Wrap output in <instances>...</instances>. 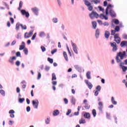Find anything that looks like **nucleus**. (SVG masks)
<instances>
[{"instance_id":"obj_1","label":"nucleus","mask_w":127,"mask_h":127,"mask_svg":"<svg viewBox=\"0 0 127 127\" xmlns=\"http://www.w3.org/2000/svg\"><path fill=\"white\" fill-rule=\"evenodd\" d=\"M127 56V54L126 51H124L123 53L122 52H119L117 54V56L116 57V61L117 63H120L121 62V60H123Z\"/></svg>"},{"instance_id":"obj_2","label":"nucleus","mask_w":127,"mask_h":127,"mask_svg":"<svg viewBox=\"0 0 127 127\" xmlns=\"http://www.w3.org/2000/svg\"><path fill=\"white\" fill-rule=\"evenodd\" d=\"M84 2V4L88 7V9L89 11H92L93 9V6L92 3L89 2L87 0H83Z\"/></svg>"},{"instance_id":"obj_3","label":"nucleus","mask_w":127,"mask_h":127,"mask_svg":"<svg viewBox=\"0 0 127 127\" xmlns=\"http://www.w3.org/2000/svg\"><path fill=\"white\" fill-rule=\"evenodd\" d=\"M114 37V41H115L117 43V44H120L121 41V38L120 37V34H115Z\"/></svg>"},{"instance_id":"obj_4","label":"nucleus","mask_w":127,"mask_h":127,"mask_svg":"<svg viewBox=\"0 0 127 127\" xmlns=\"http://www.w3.org/2000/svg\"><path fill=\"white\" fill-rule=\"evenodd\" d=\"M89 16L91 19H94V18H98L100 17V15L97 13V12L92 11L89 14Z\"/></svg>"},{"instance_id":"obj_5","label":"nucleus","mask_w":127,"mask_h":127,"mask_svg":"<svg viewBox=\"0 0 127 127\" xmlns=\"http://www.w3.org/2000/svg\"><path fill=\"white\" fill-rule=\"evenodd\" d=\"M110 45L111 47L113 48L112 51L114 52H115L117 50H118L117 45L116 42H114L113 43H111Z\"/></svg>"},{"instance_id":"obj_6","label":"nucleus","mask_w":127,"mask_h":127,"mask_svg":"<svg viewBox=\"0 0 127 127\" xmlns=\"http://www.w3.org/2000/svg\"><path fill=\"white\" fill-rule=\"evenodd\" d=\"M39 102L38 100L36 101L35 100L32 101V105L35 109H38Z\"/></svg>"},{"instance_id":"obj_7","label":"nucleus","mask_w":127,"mask_h":127,"mask_svg":"<svg viewBox=\"0 0 127 127\" xmlns=\"http://www.w3.org/2000/svg\"><path fill=\"white\" fill-rule=\"evenodd\" d=\"M21 13L22 15H25V16L27 18H28L29 17L30 14H29V12L26 11L25 10H24V9L21 10Z\"/></svg>"},{"instance_id":"obj_8","label":"nucleus","mask_w":127,"mask_h":127,"mask_svg":"<svg viewBox=\"0 0 127 127\" xmlns=\"http://www.w3.org/2000/svg\"><path fill=\"white\" fill-rule=\"evenodd\" d=\"M98 109L100 112H102L104 108L103 103L102 102H99L98 103Z\"/></svg>"},{"instance_id":"obj_9","label":"nucleus","mask_w":127,"mask_h":127,"mask_svg":"<svg viewBox=\"0 0 127 127\" xmlns=\"http://www.w3.org/2000/svg\"><path fill=\"white\" fill-rule=\"evenodd\" d=\"M33 35V32L30 31L29 33L26 32L24 34V37L25 38H29Z\"/></svg>"},{"instance_id":"obj_10","label":"nucleus","mask_w":127,"mask_h":127,"mask_svg":"<svg viewBox=\"0 0 127 127\" xmlns=\"http://www.w3.org/2000/svg\"><path fill=\"white\" fill-rule=\"evenodd\" d=\"M71 44H72V47H73V50L74 52L76 54H78V51H77V46H76V44L71 43Z\"/></svg>"},{"instance_id":"obj_11","label":"nucleus","mask_w":127,"mask_h":127,"mask_svg":"<svg viewBox=\"0 0 127 127\" xmlns=\"http://www.w3.org/2000/svg\"><path fill=\"white\" fill-rule=\"evenodd\" d=\"M110 35H111L110 32H109L108 31H105V34H104V36L106 39H109Z\"/></svg>"},{"instance_id":"obj_12","label":"nucleus","mask_w":127,"mask_h":127,"mask_svg":"<svg viewBox=\"0 0 127 127\" xmlns=\"http://www.w3.org/2000/svg\"><path fill=\"white\" fill-rule=\"evenodd\" d=\"M85 83L87 84L88 88L89 89H91L93 88V85L91 82H89L88 80H85Z\"/></svg>"},{"instance_id":"obj_13","label":"nucleus","mask_w":127,"mask_h":127,"mask_svg":"<svg viewBox=\"0 0 127 127\" xmlns=\"http://www.w3.org/2000/svg\"><path fill=\"white\" fill-rule=\"evenodd\" d=\"M109 13L112 17L114 18L116 17V14L113 10L110 9L109 11Z\"/></svg>"},{"instance_id":"obj_14","label":"nucleus","mask_w":127,"mask_h":127,"mask_svg":"<svg viewBox=\"0 0 127 127\" xmlns=\"http://www.w3.org/2000/svg\"><path fill=\"white\" fill-rule=\"evenodd\" d=\"M16 60V57H10V59L8 60V62L12 64H14L13 61H15Z\"/></svg>"},{"instance_id":"obj_15","label":"nucleus","mask_w":127,"mask_h":127,"mask_svg":"<svg viewBox=\"0 0 127 127\" xmlns=\"http://www.w3.org/2000/svg\"><path fill=\"white\" fill-rule=\"evenodd\" d=\"M9 114H10V117L11 118H14V115L15 111L13 110H10L9 111Z\"/></svg>"},{"instance_id":"obj_16","label":"nucleus","mask_w":127,"mask_h":127,"mask_svg":"<svg viewBox=\"0 0 127 127\" xmlns=\"http://www.w3.org/2000/svg\"><path fill=\"white\" fill-rule=\"evenodd\" d=\"M31 10L34 13H35L36 15L38 14V11H39V9L38 8L35 7L33 8H31Z\"/></svg>"},{"instance_id":"obj_17","label":"nucleus","mask_w":127,"mask_h":127,"mask_svg":"<svg viewBox=\"0 0 127 127\" xmlns=\"http://www.w3.org/2000/svg\"><path fill=\"white\" fill-rule=\"evenodd\" d=\"M113 7L112 5L109 4L107 6V7L106 9V14L108 15L109 14V9Z\"/></svg>"},{"instance_id":"obj_18","label":"nucleus","mask_w":127,"mask_h":127,"mask_svg":"<svg viewBox=\"0 0 127 127\" xmlns=\"http://www.w3.org/2000/svg\"><path fill=\"white\" fill-rule=\"evenodd\" d=\"M63 56L66 62L68 61V55L66 52H63Z\"/></svg>"},{"instance_id":"obj_19","label":"nucleus","mask_w":127,"mask_h":127,"mask_svg":"<svg viewBox=\"0 0 127 127\" xmlns=\"http://www.w3.org/2000/svg\"><path fill=\"white\" fill-rule=\"evenodd\" d=\"M99 16H100V18L102 19H105L106 20L108 19V17L104 15V14L103 13L100 14Z\"/></svg>"},{"instance_id":"obj_20","label":"nucleus","mask_w":127,"mask_h":127,"mask_svg":"<svg viewBox=\"0 0 127 127\" xmlns=\"http://www.w3.org/2000/svg\"><path fill=\"white\" fill-rule=\"evenodd\" d=\"M84 117L85 118V119H90V117H91V115L90 114V113H86L84 114Z\"/></svg>"},{"instance_id":"obj_21","label":"nucleus","mask_w":127,"mask_h":127,"mask_svg":"<svg viewBox=\"0 0 127 127\" xmlns=\"http://www.w3.org/2000/svg\"><path fill=\"white\" fill-rule=\"evenodd\" d=\"M60 114V111L58 110H56L54 111L53 113V115L54 116H57Z\"/></svg>"},{"instance_id":"obj_22","label":"nucleus","mask_w":127,"mask_h":127,"mask_svg":"<svg viewBox=\"0 0 127 127\" xmlns=\"http://www.w3.org/2000/svg\"><path fill=\"white\" fill-rule=\"evenodd\" d=\"M111 102L114 105H117V102L115 101V98L114 97H112L111 98Z\"/></svg>"},{"instance_id":"obj_23","label":"nucleus","mask_w":127,"mask_h":127,"mask_svg":"<svg viewBox=\"0 0 127 127\" xmlns=\"http://www.w3.org/2000/svg\"><path fill=\"white\" fill-rule=\"evenodd\" d=\"M127 45V41H123L121 43V47H124V46H126Z\"/></svg>"},{"instance_id":"obj_24","label":"nucleus","mask_w":127,"mask_h":127,"mask_svg":"<svg viewBox=\"0 0 127 127\" xmlns=\"http://www.w3.org/2000/svg\"><path fill=\"white\" fill-rule=\"evenodd\" d=\"M86 124V121L85 120L84 118H81L80 120H79V124Z\"/></svg>"},{"instance_id":"obj_25","label":"nucleus","mask_w":127,"mask_h":127,"mask_svg":"<svg viewBox=\"0 0 127 127\" xmlns=\"http://www.w3.org/2000/svg\"><path fill=\"white\" fill-rule=\"evenodd\" d=\"M86 77L88 79H91V72L90 71H88L86 73Z\"/></svg>"},{"instance_id":"obj_26","label":"nucleus","mask_w":127,"mask_h":127,"mask_svg":"<svg viewBox=\"0 0 127 127\" xmlns=\"http://www.w3.org/2000/svg\"><path fill=\"white\" fill-rule=\"evenodd\" d=\"M92 24L94 29H96V27L97 25V22L96 21L92 22Z\"/></svg>"},{"instance_id":"obj_27","label":"nucleus","mask_w":127,"mask_h":127,"mask_svg":"<svg viewBox=\"0 0 127 127\" xmlns=\"http://www.w3.org/2000/svg\"><path fill=\"white\" fill-rule=\"evenodd\" d=\"M99 35H100L99 30L98 29H97L96 30V33H95V36H96V38H98Z\"/></svg>"},{"instance_id":"obj_28","label":"nucleus","mask_w":127,"mask_h":127,"mask_svg":"<svg viewBox=\"0 0 127 127\" xmlns=\"http://www.w3.org/2000/svg\"><path fill=\"white\" fill-rule=\"evenodd\" d=\"M92 113L94 117H96L97 116V112L95 109H93L92 111Z\"/></svg>"},{"instance_id":"obj_29","label":"nucleus","mask_w":127,"mask_h":127,"mask_svg":"<svg viewBox=\"0 0 127 127\" xmlns=\"http://www.w3.org/2000/svg\"><path fill=\"white\" fill-rule=\"evenodd\" d=\"M52 81L57 80V77H56V75L55 73H52Z\"/></svg>"},{"instance_id":"obj_30","label":"nucleus","mask_w":127,"mask_h":127,"mask_svg":"<svg viewBox=\"0 0 127 127\" xmlns=\"http://www.w3.org/2000/svg\"><path fill=\"white\" fill-rule=\"evenodd\" d=\"M20 26H21V24L20 23H17L16 24V30H19Z\"/></svg>"},{"instance_id":"obj_31","label":"nucleus","mask_w":127,"mask_h":127,"mask_svg":"<svg viewBox=\"0 0 127 127\" xmlns=\"http://www.w3.org/2000/svg\"><path fill=\"white\" fill-rule=\"evenodd\" d=\"M39 36H40V37H44V36H46V34H45V32H41L39 33Z\"/></svg>"},{"instance_id":"obj_32","label":"nucleus","mask_w":127,"mask_h":127,"mask_svg":"<svg viewBox=\"0 0 127 127\" xmlns=\"http://www.w3.org/2000/svg\"><path fill=\"white\" fill-rule=\"evenodd\" d=\"M85 106H84V108L85 109H87V110H89V109H90V106L88 104H87V103H85Z\"/></svg>"},{"instance_id":"obj_33","label":"nucleus","mask_w":127,"mask_h":127,"mask_svg":"<svg viewBox=\"0 0 127 127\" xmlns=\"http://www.w3.org/2000/svg\"><path fill=\"white\" fill-rule=\"evenodd\" d=\"M23 52L25 54V55H27L28 54V50L27 48H24L23 49Z\"/></svg>"},{"instance_id":"obj_34","label":"nucleus","mask_w":127,"mask_h":127,"mask_svg":"<svg viewBox=\"0 0 127 127\" xmlns=\"http://www.w3.org/2000/svg\"><path fill=\"white\" fill-rule=\"evenodd\" d=\"M48 61L51 64H53V59H51L50 58H48V59H47Z\"/></svg>"},{"instance_id":"obj_35","label":"nucleus","mask_w":127,"mask_h":127,"mask_svg":"<svg viewBox=\"0 0 127 127\" xmlns=\"http://www.w3.org/2000/svg\"><path fill=\"white\" fill-rule=\"evenodd\" d=\"M66 48H67V51H68V54H69V56H70V57H72V54H71V52H70V50H69V47H68V46H67V47H66Z\"/></svg>"},{"instance_id":"obj_36","label":"nucleus","mask_w":127,"mask_h":127,"mask_svg":"<svg viewBox=\"0 0 127 127\" xmlns=\"http://www.w3.org/2000/svg\"><path fill=\"white\" fill-rule=\"evenodd\" d=\"M115 30L116 32H119V31H120V26H116Z\"/></svg>"},{"instance_id":"obj_37","label":"nucleus","mask_w":127,"mask_h":127,"mask_svg":"<svg viewBox=\"0 0 127 127\" xmlns=\"http://www.w3.org/2000/svg\"><path fill=\"white\" fill-rule=\"evenodd\" d=\"M20 26L22 29H23L24 30H26V29H27V26L26 25L23 26L22 24H20Z\"/></svg>"},{"instance_id":"obj_38","label":"nucleus","mask_w":127,"mask_h":127,"mask_svg":"<svg viewBox=\"0 0 127 127\" xmlns=\"http://www.w3.org/2000/svg\"><path fill=\"white\" fill-rule=\"evenodd\" d=\"M0 94L2 95L3 96H5V92L3 90H0Z\"/></svg>"},{"instance_id":"obj_39","label":"nucleus","mask_w":127,"mask_h":127,"mask_svg":"<svg viewBox=\"0 0 127 127\" xmlns=\"http://www.w3.org/2000/svg\"><path fill=\"white\" fill-rule=\"evenodd\" d=\"M16 57L21 58V54L20 52H17L16 53Z\"/></svg>"},{"instance_id":"obj_40","label":"nucleus","mask_w":127,"mask_h":127,"mask_svg":"<svg viewBox=\"0 0 127 127\" xmlns=\"http://www.w3.org/2000/svg\"><path fill=\"white\" fill-rule=\"evenodd\" d=\"M75 102H76V100L74 98H72L71 99V103L73 105H75Z\"/></svg>"},{"instance_id":"obj_41","label":"nucleus","mask_w":127,"mask_h":127,"mask_svg":"<svg viewBox=\"0 0 127 127\" xmlns=\"http://www.w3.org/2000/svg\"><path fill=\"white\" fill-rule=\"evenodd\" d=\"M22 5H23V2L22 1H20L19 2V5L18 9H20L22 8Z\"/></svg>"},{"instance_id":"obj_42","label":"nucleus","mask_w":127,"mask_h":127,"mask_svg":"<svg viewBox=\"0 0 127 127\" xmlns=\"http://www.w3.org/2000/svg\"><path fill=\"white\" fill-rule=\"evenodd\" d=\"M36 35H37V33H35L32 36V38H31V40H34V39H35L36 37Z\"/></svg>"},{"instance_id":"obj_43","label":"nucleus","mask_w":127,"mask_h":127,"mask_svg":"<svg viewBox=\"0 0 127 127\" xmlns=\"http://www.w3.org/2000/svg\"><path fill=\"white\" fill-rule=\"evenodd\" d=\"M71 112H72V111H71V109L68 110L67 112L66 113V116H69L71 114Z\"/></svg>"},{"instance_id":"obj_44","label":"nucleus","mask_w":127,"mask_h":127,"mask_svg":"<svg viewBox=\"0 0 127 127\" xmlns=\"http://www.w3.org/2000/svg\"><path fill=\"white\" fill-rule=\"evenodd\" d=\"M122 68L123 69V72H126L127 70V66H122Z\"/></svg>"},{"instance_id":"obj_45","label":"nucleus","mask_w":127,"mask_h":127,"mask_svg":"<svg viewBox=\"0 0 127 127\" xmlns=\"http://www.w3.org/2000/svg\"><path fill=\"white\" fill-rule=\"evenodd\" d=\"M25 99L24 98H19V102L20 103H22L24 101Z\"/></svg>"},{"instance_id":"obj_46","label":"nucleus","mask_w":127,"mask_h":127,"mask_svg":"<svg viewBox=\"0 0 127 127\" xmlns=\"http://www.w3.org/2000/svg\"><path fill=\"white\" fill-rule=\"evenodd\" d=\"M41 49L42 52H45V51H46V49L44 46H41Z\"/></svg>"},{"instance_id":"obj_47","label":"nucleus","mask_w":127,"mask_h":127,"mask_svg":"<svg viewBox=\"0 0 127 127\" xmlns=\"http://www.w3.org/2000/svg\"><path fill=\"white\" fill-rule=\"evenodd\" d=\"M116 32H117L115 30H111V35H116Z\"/></svg>"},{"instance_id":"obj_48","label":"nucleus","mask_w":127,"mask_h":127,"mask_svg":"<svg viewBox=\"0 0 127 127\" xmlns=\"http://www.w3.org/2000/svg\"><path fill=\"white\" fill-rule=\"evenodd\" d=\"M96 90L98 91H100L101 90V86H100V85L97 86V87H96Z\"/></svg>"},{"instance_id":"obj_49","label":"nucleus","mask_w":127,"mask_h":127,"mask_svg":"<svg viewBox=\"0 0 127 127\" xmlns=\"http://www.w3.org/2000/svg\"><path fill=\"white\" fill-rule=\"evenodd\" d=\"M64 101L65 103V105H67L68 104V99H66V98H64Z\"/></svg>"},{"instance_id":"obj_50","label":"nucleus","mask_w":127,"mask_h":127,"mask_svg":"<svg viewBox=\"0 0 127 127\" xmlns=\"http://www.w3.org/2000/svg\"><path fill=\"white\" fill-rule=\"evenodd\" d=\"M20 64V62L19 61H17L15 62V65L17 66H19Z\"/></svg>"},{"instance_id":"obj_51","label":"nucleus","mask_w":127,"mask_h":127,"mask_svg":"<svg viewBox=\"0 0 127 127\" xmlns=\"http://www.w3.org/2000/svg\"><path fill=\"white\" fill-rule=\"evenodd\" d=\"M25 47H24V46H22V45H20L19 46V50H23V49H24Z\"/></svg>"},{"instance_id":"obj_52","label":"nucleus","mask_w":127,"mask_h":127,"mask_svg":"<svg viewBox=\"0 0 127 127\" xmlns=\"http://www.w3.org/2000/svg\"><path fill=\"white\" fill-rule=\"evenodd\" d=\"M57 49H54L53 51H51V54L53 55L55 53H56V52H57Z\"/></svg>"},{"instance_id":"obj_53","label":"nucleus","mask_w":127,"mask_h":127,"mask_svg":"<svg viewBox=\"0 0 127 127\" xmlns=\"http://www.w3.org/2000/svg\"><path fill=\"white\" fill-rule=\"evenodd\" d=\"M114 23H115V24H116V25L119 24V23H120V21H119L118 19H116V20L114 21Z\"/></svg>"},{"instance_id":"obj_54","label":"nucleus","mask_w":127,"mask_h":127,"mask_svg":"<svg viewBox=\"0 0 127 127\" xmlns=\"http://www.w3.org/2000/svg\"><path fill=\"white\" fill-rule=\"evenodd\" d=\"M41 78V74L40 72H38L37 79L39 80Z\"/></svg>"},{"instance_id":"obj_55","label":"nucleus","mask_w":127,"mask_h":127,"mask_svg":"<svg viewBox=\"0 0 127 127\" xmlns=\"http://www.w3.org/2000/svg\"><path fill=\"white\" fill-rule=\"evenodd\" d=\"M103 24L104 26H109V23L108 22H105Z\"/></svg>"},{"instance_id":"obj_56","label":"nucleus","mask_w":127,"mask_h":127,"mask_svg":"<svg viewBox=\"0 0 127 127\" xmlns=\"http://www.w3.org/2000/svg\"><path fill=\"white\" fill-rule=\"evenodd\" d=\"M45 123L46 125H48L50 123V119L49 118H47V120L45 121Z\"/></svg>"},{"instance_id":"obj_57","label":"nucleus","mask_w":127,"mask_h":127,"mask_svg":"<svg viewBox=\"0 0 127 127\" xmlns=\"http://www.w3.org/2000/svg\"><path fill=\"white\" fill-rule=\"evenodd\" d=\"M53 22H54V23H57V22H58V19L57 18H54L53 19Z\"/></svg>"},{"instance_id":"obj_58","label":"nucleus","mask_w":127,"mask_h":127,"mask_svg":"<svg viewBox=\"0 0 127 127\" xmlns=\"http://www.w3.org/2000/svg\"><path fill=\"white\" fill-rule=\"evenodd\" d=\"M97 22H98L99 24H100L101 25H102L103 24V23L102 20H97Z\"/></svg>"},{"instance_id":"obj_59","label":"nucleus","mask_w":127,"mask_h":127,"mask_svg":"<svg viewBox=\"0 0 127 127\" xmlns=\"http://www.w3.org/2000/svg\"><path fill=\"white\" fill-rule=\"evenodd\" d=\"M10 21H11V23L12 24H13L14 23V19H13V18H12V17H10Z\"/></svg>"},{"instance_id":"obj_60","label":"nucleus","mask_w":127,"mask_h":127,"mask_svg":"<svg viewBox=\"0 0 127 127\" xmlns=\"http://www.w3.org/2000/svg\"><path fill=\"white\" fill-rule=\"evenodd\" d=\"M30 110H31V108H30V106L27 107V108H26V111L27 112H29L30 111Z\"/></svg>"},{"instance_id":"obj_61","label":"nucleus","mask_w":127,"mask_h":127,"mask_svg":"<svg viewBox=\"0 0 127 127\" xmlns=\"http://www.w3.org/2000/svg\"><path fill=\"white\" fill-rule=\"evenodd\" d=\"M16 90L17 93H20V89L19 87H17L16 88Z\"/></svg>"},{"instance_id":"obj_62","label":"nucleus","mask_w":127,"mask_h":127,"mask_svg":"<svg viewBox=\"0 0 127 127\" xmlns=\"http://www.w3.org/2000/svg\"><path fill=\"white\" fill-rule=\"evenodd\" d=\"M16 40H14L11 43V45H12V46L15 45V44H16Z\"/></svg>"},{"instance_id":"obj_63","label":"nucleus","mask_w":127,"mask_h":127,"mask_svg":"<svg viewBox=\"0 0 127 127\" xmlns=\"http://www.w3.org/2000/svg\"><path fill=\"white\" fill-rule=\"evenodd\" d=\"M52 85H56L57 84V82L56 81H53L52 82Z\"/></svg>"},{"instance_id":"obj_64","label":"nucleus","mask_w":127,"mask_h":127,"mask_svg":"<svg viewBox=\"0 0 127 127\" xmlns=\"http://www.w3.org/2000/svg\"><path fill=\"white\" fill-rule=\"evenodd\" d=\"M123 37L124 39H127V35H123Z\"/></svg>"}]
</instances>
